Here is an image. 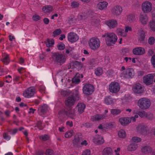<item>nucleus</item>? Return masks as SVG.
Listing matches in <instances>:
<instances>
[{
    "instance_id": "f257e3e1",
    "label": "nucleus",
    "mask_w": 155,
    "mask_h": 155,
    "mask_svg": "<svg viewBox=\"0 0 155 155\" xmlns=\"http://www.w3.org/2000/svg\"><path fill=\"white\" fill-rule=\"evenodd\" d=\"M51 57L53 61L60 65L65 62L66 60L64 55L58 52L51 53Z\"/></svg>"
},
{
    "instance_id": "f03ea898",
    "label": "nucleus",
    "mask_w": 155,
    "mask_h": 155,
    "mask_svg": "<svg viewBox=\"0 0 155 155\" xmlns=\"http://www.w3.org/2000/svg\"><path fill=\"white\" fill-rule=\"evenodd\" d=\"M102 37L105 38L106 44L108 46L114 44L117 40V37L114 33H105Z\"/></svg>"
},
{
    "instance_id": "7ed1b4c3",
    "label": "nucleus",
    "mask_w": 155,
    "mask_h": 155,
    "mask_svg": "<svg viewBox=\"0 0 155 155\" xmlns=\"http://www.w3.org/2000/svg\"><path fill=\"white\" fill-rule=\"evenodd\" d=\"M100 41L98 38L93 37L89 40L88 45L91 49L96 50L100 47Z\"/></svg>"
},
{
    "instance_id": "20e7f679",
    "label": "nucleus",
    "mask_w": 155,
    "mask_h": 155,
    "mask_svg": "<svg viewBox=\"0 0 155 155\" xmlns=\"http://www.w3.org/2000/svg\"><path fill=\"white\" fill-rule=\"evenodd\" d=\"M151 105V102L149 99L143 97L140 99L138 101L139 107L141 109L148 108Z\"/></svg>"
},
{
    "instance_id": "39448f33",
    "label": "nucleus",
    "mask_w": 155,
    "mask_h": 155,
    "mask_svg": "<svg viewBox=\"0 0 155 155\" xmlns=\"http://www.w3.org/2000/svg\"><path fill=\"white\" fill-rule=\"evenodd\" d=\"M94 87L93 86L89 84H84L83 88V93L87 95H90L94 91Z\"/></svg>"
},
{
    "instance_id": "423d86ee",
    "label": "nucleus",
    "mask_w": 155,
    "mask_h": 155,
    "mask_svg": "<svg viewBox=\"0 0 155 155\" xmlns=\"http://www.w3.org/2000/svg\"><path fill=\"white\" fill-rule=\"evenodd\" d=\"M120 89L119 83L116 82H111L109 85V90L112 93H116L118 92Z\"/></svg>"
},
{
    "instance_id": "0eeeda50",
    "label": "nucleus",
    "mask_w": 155,
    "mask_h": 155,
    "mask_svg": "<svg viewBox=\"0 0 155 155\" xmlns=\"http://www.w3.org/2000/svg\"><path fill=\"white\" fill-rule=\"evenodd\" d=\"M35 90V89L34 87H28L24 91L23 95L26 98L31 97L34 95Z\"/></svg>"
},
{
    "instance_id": "6e6552de",
    "label": "nucleus",
    "mask_w": 155,
    "mask_h": 155,
    "mask_svg": "<svg viewBox=\"0 0 155 155\" xmlns=\"http://www.w3.org/2000/svg\"><path fill=\"white\" fill-rule=\"evenodd\" d=\"M122 76L124 78L129 79L132 78L134 75V72L132 68H128L121 73Z\"/></svg>"
},
{
    "instance_id": "1a4fd4ad",
    "label": "nucleus",
    "mask_w": 155,
    "mask_h": 155,
    "mask_svg": "<svg viewBox=\"0 0 155 155\" xmlns=\"http://www.w3.org/2000/svg\"><path fill=\"white\" fill-rule=\"evenodd\" d=\"M152 8L151 3L148 1L143 2L142 4V9L144 13H148L150 12Z\"/></svg>"
},
{
    "instance_id": "9d476101",
    "label": "nucleus",
    "mask_w": 155,
    "mask_h": 155,
    "mask_svg": "<svg viewBox=\"0 0 155 155\" xmlns=\"http://www.w3.org/2000/svg\"><path fill=\"white\" fill-rule=\"evenodd\" d=\"M133 90L134 92L138 94L142 93L144 91L142 85L139 83H136L133 85Z\"/></svg>"
},
{
    "instance_id": "9b49d317",
    "label": "nucleus",
    "mask_w": 155,
    "mask_h": 155,
    "mask_svg": "<svg viewBox=\"0 0 155 155\" xmlns=\"http://www.w3.org/2000/svg\"><path fill=\"white\" fill-rule=\"evenodd\" d=\"M68 38L69 41L71 43L75 42L78 39V36L75 33L72 32L68 34Z\"/></svg>"
},
{
    "instance_id": "f8f14e48",
    "label": "nucleus",
    "mask_w": 155,
    "mask_h": 155,
    "mask_svg": "<svg viewBox=\"0 0 155 155\" xmlns=\"http://www.w3.org/2000/svg\"><path fill=\"white\" fill-rule=\"evenodd\" d=\"M153 76L152 74H149L143 78V82L147 85L152 84L153 83Z\"/></svg>"
},
{
    "instance_id": "ddd939ff",
    "label": "nucleus",
    "mask_w": 155,
    "mask_h": 155,
    "mask_svg": "<svg viewBox=\"0 0 155 155\" xmlns=\"http://www.w3.org/2000/svg\"><path fill=\"white\" fill-rule=\"evenodd\" d=\"M75 101V98L72 95L68 97L65 101V105L70 107L74 105Z\"/></svg>"
},
{
    "instance_id": "4468645a",
    "label": "nucleus",
    "mask_w": 155,
    "mask_h": 155,
    "mask_svg": "<svg viewBox=\"0 0 155 155\" xmlns=\"http://www.w3.org/2000/svg\"><path fill=\"white\" fill-rule=\"evenodd\" d=\"M106 24L110 28H114L117 25V21L114 19H110L105 21Z\"/></svg>"
},
{
    "instance_id": "2eb2a0df",
    "label": "nucleus",
    "mask_w": 155,
    "mask_h": 155,
    "mask_svg": "<svg viewBox=\"0 0 155 155\" xmlns=\"http://www.w3.org/2000/svg\"><path fill=\"white\" fill-rule=\"evenodd\" d=\"M152 20L150 21L149 25L151 30L155 31V9L152 12Z\"/></svg>"
},
{
    "instance_id": "dca6fc26",
    "label": "nucleus",
    "mask_w": 155,
    "mask_h": 155,
    "mask_svg": "<svg viewBox=\"0 0 155 155\" xmlns=\"http://www.w3.org/2000/svg\"><path fill=\"white\" fill-rule=\"evenodd\" d=\"M133 52L135 55H142L145 53V50L141 47H137L133 49Z\"/></svg>"
},
{
    "instance_id": "f3484780",
    "label": "nucleus",
    "mask_w": 155,
    "mask_h": 155,
    "mask_svg": "<svg viewBox=\"0 0 155 155\" xmlns=\"http://www.w3.org/2000/svg\"><path fill=\"white\" fill-rule=\"evenodd\" d=\"M120 124L123 126H125L129 124L131 122V119L130 117H122L119 119Z\"/></svg>"
},
{
    "instance_id": "a211bd4d",
    "label": "nucleus",
    "mask_w": 155,
    "mask_h": 155,
    "mask_svg": "<svg viewBox=\"0 0 155 155\" xmlns=\"http://www.w3.org/2000/svg\"><path fill=\"white\" fill-rule=\"evenodd\" d=\"M122 9L120 6L117 5L112 9V12L113 14L116 15H119L122 12Z\"/></svg>"
},
{
    "instance_id": "6ab92c4d",
    "label": "nucleus",
    "mask_w": 155,
    "mask_h": 155,
    "mask_svg": "<svg viewBox=\"0 0 155 155\" xmlns=\"http://www.w3.org/2000/svg\"><path fill=\"white\" fill-rule=\"evenodd\" d=\"M148 18L146 14H140V21L143 25L146 24L148 21Z\"/></svg>"
},
{
    "instance_id": "aec40b11",
    "label": "nucleus",
    "mask_w": 155,
    "mask_h": 155,
    "mask_svg": "<svg viewBox=\"0 0 155 155\" xmlns=\"http://www.w3.org/2000/svg\"><path fill=\"white\" fill-rule=\"evenodd\" d=\"M82 140V138L78 136H75L74 138L72 141V143L74 146H76Z\"/></svg>"
},
{
    "instance_id": "412c9836",
    "label": "nucleus",
    "mask_w": 155,
    "mask_h": 155,
    "mask_svg": "<svg viewBox=\"0 0 155 155\" xmlns=\"http://www.w3.org/2000/svg\"><path fill=\"white\" fill-rule=\"evenodd\" d=\"M93 142L97 144H101L104 142L103 138L100 136H95L93 139Z\"/></svg>"
},
{
    "instance_id": "4be33fe9",
    "label": "nucleus",
    "mask_w": 155,
    "mask_h": 155,
    "mask_svg": "<svg viewBox=\"0 0 155 155\" xmlns=\"http://www.w3.org/2000/svg\"><path fill=\"white\" fill-rule=\"evenodd\" d=\"M113 151L112 149L109 147L104 148L102 151L103 155H113Z\"/></svg>"
},
{
    "instance_id": "5701e85b",
    "label": "nucleus",
    "mask_w": 155,
    "mask_h": 155,
    "mask_svg": "<svg viewBox=\"0 0 155 155\" xmlns=\"http://www.w3.org/2000/svg\"><path fill=\"white\" fill-rule=\"evenodd\" d=\"M105 117V115L101 114H97L94 115L91 118L93 121H98L104 119Z\"/></svg>"
},
{
    "instance_id": "b1692460",
    "label": "nucleus",
    "mask_w": 155,
    "mask_h": 155,
    "mask_svg": "<svg viewBox=\"0 0 155 155\" xmlns=\"http://www.w3.org/2000/svg\"><path fill=\"white\" fill-rule=\"evenodd\" d=\"M138 38L139 41H144V39L146 36L145 32L143 31H139L138 34Z\"/></svg>"
},
{
    "instance_id": "393cba45",
    "label": "nucleus",
    "mask_w": 155,
    "mask_h": 155,
    "mask_svg": "<svg viewBox=\"0 0 155 155\" xmlns=\"http://www.w3.org/2000/svg\"><path fill=\"white\" fill-rule=\"evenodd\" d=\"M137 132L140 134H143L146 131V127L144 125L140 124L137 127Z\"/></svg>"
},
{
    "instance_id": "a878e982",
    "label": "nucleus",
    "mask_w": 155,
    "mask_h": 155,
    "mask_svg": "<svg viewBox=\"0 0 155 155\" xmlns=\"http://www.w3.org/2000/svg\"><path fill=\"white\" fill-rule=\"evenodd\" d=\"M66 115L72 119L74 118L75 114L74 110L72 109H70L68 111L66 110Z\"/></svg>"
},
{
    "instance_id": "bb28decb",
    "label": "nucleus",
    "mask_w": 155,
    "mask_h": 155,
    "mask_svg": "<svg viewBox=\"0 0 155 155\" xmlns=\"http://www.w3.org/2000/svg\"><path fill=\"white\" fill-rule=\"evenodd\" d=\"M77 106L78 107L79 113L81 114L83 113L85 107V105L83 103H78Z\"/></svg>"
},
{
    "instance_id": "cd10ccee",
    "label": "nucleus",
    "mask_w": 155,
    "mask_h": 155,
    "mask_svg": "<svg viewBox=\"0 0 155 155\" xmlns=\"http://www.w3.org/2000/svg\"><path fill=\"white\" fill-rule=\"evenodd\" d=\"M108 5V3L105 1L99 2L97 5V7L99 9L102 10L106 8Z\"/></svg>"
},
{
    "instance_id": "c85d7f7f",
    "label": "nucleus",
    "mask_w": 155,
    "mask_h": 155,
    "mask_svg": "<svg viewBox=\"0 0 155 155\" xmlns=\"http://www.w3.org/2000/svg\"><path fill=\"white\" fill-rule=\"evenodd\" d=\"M137 148V144L136 143H134L129 145L128 146L127 149L129 151H132L135 150Z\"/></svg>"
},
{
    "instance_id": "c756f323",
    "label": "nucleus",
    "mask_w": 155,
    "mask_h": 155,
    "mask_svg": "<svg viewBox=\"0 0 155 155\" xmlns=\"http://www.w3.org/2000/svg\"><path fill=\"white\" fill-rule=\"evenodd\" d=\"M53 10V8L51 5H45L42 8V10L45 13H49L51 12Z\"/></svg>"
},
{
    "instance_id": "7c9ffc66",
    "label": "nucleus",
    "mask_w": 155,
    "mask_h": 155,
    "mask_svg": "<svg viewBox=\"0 0 155 155\" xmlns=\"http://www.w3.org/2000/svg\"><path fill=\"white\" fill-rule=\"evenodd\" d=\"M142 152L144 154L151 153L152 151L151 148L149 146H145L141 149Z\"/></svg>"
},
{
    "instance_id": "2f4dec72",
    "label": "nucleus",
    "mask_w": 155,
    "mask_h": 155,
    "mask_svg": "<svg viewBox=\"0 0 155 155\" xmlns=\"http://www.w3.org/2000/svg\"><path fill=\"white\" fill-rule=\"evenodd\" d=\"M104 101L108 105H110L113 103V100L110 96H106L105 98Z\"/></svg>"
},
{
    "instance_id": "473e14b6",
    "label": "nucleus",
    "mask_w": 155,
    "mask_h": 155,
    "mask_svg": "<svg viewBox=\"0 0 155 155\" xmlns=\"http://www.w3.org/2000/svg\"><path fill=\"white\" fill-rule=\"evenodd\" d=\"M47 42L45 43L47 47H52V45L54 44V42L53 39H50L49 38H48L47 39Z\"/></svg>"
},
{
    "instance_id": "72a5a7b5",
    "label": "nucleus",
    "mask_w": 155,
    "mask_h": 155,
    "mask_svg": "<svg viewBox=\"0 0 155 155\" xmlns=\"http://www.w3.org/2000/svg\"><path fill=\"white\" fill-rule=\"evenodd\" d=\"M103 71L102 68H97L95 70V73L97 76H100L103 73Z\"/></svg>"
},
{
    "instance_id": "f704fd0d",
    "label": "nucleus",
    "mask_w": 155,
    "mask_h": 155,
    "mask_svg": "<svg viewBox=\"0 0 155 155\" xmlns=\"http://www.w3.org/2000/svg\"><path fill=\"white\" fill-rule=\"evenodd\" d=\"M48 106L46 104L43 105L40 108L39 110H40V112L42 113H45L47 110Z\"/></svg>"
},
{
    "instance_id": "c9c22d12",
    "label": "nucleus",
    "mask_w": 155,
    "mask_h": 155,
    "mask_svg": "<svg viewBox=\"0 0 155 155\" xmlns=\"http://www.w3.org/2000/svg\"><path fill=\"white\" fill-rule=\"evenodd\" d=\"M118 135L120 137L124 138L126 136V132L124 130H121L118 133Z\"/></svg>"
},
{
    "instance_id": "e433bc0d",
    "label": "nucleus",
    "mask_w": 155,
    "mask_h": 155,
    "mask_svg": "<svg viewBox=\"0 0 155 155\" xmlns=\"http://www.w3.org/2000/svg\"><path fill=\"white\" fill-rule=\"evenodd\" d=\"M70 64L71 65V67L72 66V68L74 67V65H78V66H79L80 67H81V68H82L83 65L82 63L79 62L77 61H74L73 62Z\"/></svg>"
},
{
    "instance_id": "4c0bfd02",
    "label": "nucleus",
    "mask_w": 155,
    "mask_h": 155,
    "mask_svg": "<svg viewBox=\"0 0 155 155\" xmlns=\"http://www.w3.org/2000/svg\"><path fill=\"white\" fill-rule=\"evenodd\" d=\"M121 111L119 109H112L111 110V113L114 115H116L121 113Z\"/></svg>"
},
{
    "instance_id": "58836bf2",
    "label": "nucleus",
    "mask_w": 155,
    "mask_h": 155,
    "mask_svg": "<svg viewBox=\"0 0 155 155\" xmlns=\"http://www.w3.org/2000/svg\"><path fill=\"white\" fill-rule=\"evenodd\" d=\"M75 21V19L74 18V16H70L68 18L67 21L68 23L71 24L74 22Z\"/></svg>"
},
{
    "instance_id": "ea45409f",
    "label": "nucleus",
    "mask_w": 155,
    "mask_h": 155,
    "mask_svg": "<svg viewBox=\"0 0 155 155\" xmlns=\"http://www.w3.org/2000/svg\"><path fill=\"white\" fill-rule=\"evenodd\" d=\"M116 32L119 35L123 37L126 36L124 33V31L123 29H122L121 28L118 29H117Z\"/></svg>"
},
{
    "instance_id": "a19ab883",
    "label": "nucleus",
    "mask_w": 155,
    "mask_h": 155,
    "mask_svg": "<svg viewBox=\"0 0 155 155\" xmlns=\"http://www.w3.org/2000/svg\"><path fill=\"white\" fill-rule=\"evenodd\" d=\"M61 33V31L60 29H56L53 32V36L54 37L60 35Z\"/></svg>"
},
{
    "instance_id": "79ce46f5",
    "label": "nucleus",
    "mask_w": 155,
    "mask_h": 155,
    "mask_svg": "<svg viewBox=\"0 0 155 155\" xmlns=\"http://www.w3.org/2000/svg\"><path fill=\"white\" fill-rule=\"evenodd\" d=\"M57 48L59 50H62L65 48V45L63 43H60L58 44Z\"/></svg>"
},
{
    "instance_id": "37998d69",
    "label": "nucleus",
    "mask_w": 155,
    "mask_h": 155,
    "mask_svg": "<svg viewBox=\"0 0 155 155\" xmlns=\"http://www.w3.org/2000/svg\"><path fill=\"white\" fill-rule=\"evenodd\" d=\"M127 20L130 22L133 21L135 20L134 16L132 14H130L127 17Z\"/></svg>"
},
{
    "instance_id": "c03bdc74",
    "label": "nucleus",
    "mask_w": 155,
    "mask_h": 155,
    "mask_svg": "<svg viewBox=\"0 0 155 155\" xmlns=\"http://www.w3.org/2000/svg\"><path fill=\"white\" fill-rule=\"evenodd\" d=\"M66 110H61L58 112V117L61 118L65 114H66Z\"/></svg>"
},
{
    "instance_id": "a18cd8bd",
    "label": "nucleus",
    "mask_w": 155,
    "mask_h": 155,
    "mask_svg": "<svg viewBox=\"0 0 155 155\" xmlns=\"http://www.w3.org/2000/svg\"><path fill=\"white\" fill-rule=\"evenodd\" d=\"M2 61L5 64H7L9 62V58L8 55L6 56L2 59Z\"/></svg>"
},
{
    "instance_id": "49530a36",
    "label": "nucleus",
    "mask_w": 155,
    "mask_h": 155,
    "mask_svg": "<svg viewBox=\"0 0 155 155\" xmlns=\"http://www.w3.org/2000/svg\"><path fill=\"white\" fill-rule=\"evenodd\" d=\"M147 113L144 111H138L137 114L141 117H146Z\"/></svg>"
},
{
    "instance_id": "de8ad7c7",
    "label": "nucleus",
    "mask_w": 155,
    "mask_h": 155,
    "mask_svg": "<svg viewBox=\"0 0 155 155\" xmlns=\"http://www.w3.org/2000/svg\"><path fill=\"white\" fill-rule=\"evenodd\" d=\"M46 155H54L53 151L51 149H48L46 150L45 152Z\"/></svg>"
},
{
    "instance_id": "09e8293b",
    "label": "nucleus",
    "mask_w": 155,
    "mask_h": 155,
    "mask_svg": "<svg viewBox=\"0 0 155 155\" xmlns=\"http://www.w3.org/2000/svg\"><path fill=\"white\" fill-rule=\"evenodd\" d=\"M3 137L4 139L6 140H9L11 138V137L8 135V132H5L3 134Z\"/></svg>"
},
{
    "instance_id": "8fccbe9b",
    "label": "nucleus",
    "mask_w": 155,
    "mask_h": 155,
    "mask_svg": "<svg viewBox=\"0 0 155 155\" xmlns=\"http://www.w3.org/2000/svg\"><path fill=\"white\" fill-rule=\"evenodd\" d=\"M73 131L71 130L70 132L66 133L65 134V137L66 138H68L71 137L73 135Z\"/></svg>"
},
{
    "instance_id": "3c124183",
    "label": "nucleus",
    "mask_w": 155,
    "mask_h": 155,
    "mask_svg": "<svg viewBox=\"0 0 155 155\" xmlns=\"http://www.w3.org/2000/svg\"><path fill=\"white\" fill-rule=\"evenodd\" d=\"M150 61L153 67L155 68V54L153 55Z\"/></svg>"
},
{
    "instance_id": "603ef678",
    "label": "nucleus",
    "mask_w": 155,
    "mask_h": 155,
    "mask_svg": "<svg viewBox=\"0 0 155 155\" xmlns=\"http://www.w3.org/2000/svg\"><path fill=\"white\" fill-rule=\"evenodd\" d=\"M155 41V39L153 37H150L148 39V43L150 45L154 44Z\"/></svg>"
},
{
    "instance_id": "864d4df0",
    "label": "nucleus",
    "mask_w": 155,
    "mask_h": 155,
    "mask_svg": "<svg viewBox=\"0 0 155 155\" xmlns=\"http://www.w3.org/2000/svg\"><path fill=\"white\" fill-rule=\"evenodd\" d=\"M45 87L44 86L42 85H41L38 87V90L40 91L41 92L45 93Z\"/></svg>"
},
{
    "instance_id": "5fc2aeb1",
    "label": "nucleus",
    "mask_w": 155,
    "mask_h": 155,
    "mask_svg": "<svg viewBox=\"0 0 155 155\" xmlns=\"http://www.w3.org/2000/svg\"><path fill=\"white\" fill-rule=\"evenodd\" d=\"M71 81L72 83H78L80 82V79L75 77H74Z\"/></svg>"
},
{
    "instance_id": "6e6d98bb",
    "label": "nucleus",
    "mask_w": 155,
    "mask_h": 155,
    "mask_svg": "<svg viewBox=\"0 0 155 155\" xmlns=\"http://www.w3.org/2000/svg\"><path fill=\"white\" fill-rule=\"evenodd\" d=\"M132 140L135 143L140 142L141 140V139L140 138L137 137H133Z\"/></svg>"
},
{
    "instance_id": "4d7b16f0",
    "label": "nucleus",
    "mask_w": 155,
    "mask_h": 155,
    "mask_svg": "<svg viewBox=\"0 0 155 155\" xmlns=\"http://www.w3.org/2000/svg\"><path fill=\"white\" fill-rule=\"evenodd\" d=\"M42 122L41 120L38 121L37 124V127L40 130H42L43 129L42 126Z\"/></svg>"
},
{
    "instance_id": "13d9d810",
    "label": "nucleus",
    "mask_w": 155,
    "mask_h": 155,
    "mask_svg": "<svg viewBox=\"0 0 155 155\" xmlns=\"http://www.w3.org/2000/svg\"><path fill=\"white\" fill-rule=\"evenodd\" d=\"M88 62L89 67H90L94 66L95 64L94 61V59L89 61Z\"/></svg>"
},
{
    "instance_id": "bf43d9fd",
    "label": "nucleus",
    "mask_w": 155,
    "mask_h": 155,
    "mask_svg": "<svg viewBox=\"0 0 155 155\" xmlns=\"http://www.w3.org/2000/svg\"><path fill=\"white\" fill-rule=\"evenodd\" d=\"M40 18V17L36 14L35 15L32 17V18L35 21H37L39 20Z\"/></svg>"
},
{
    "instance_id": "052dcab7",
    "label": "nucleus",
    "mask_w": 155,
    "mask_h": 155,
    "mask_svg": "<svg viewBox=\"0 0 155 155\" xmlns=\"http://www.w3.org/2000/svg\"><path fill=\"white\" fill-rule=\"evenodd\" d=\"M75 91V94H74V93H73V95H72V96H74V95H75L76 98H75V101L76 100H78L79 99V96L78 95V91H77V90H75L74 91Z\"/></svg>"
},
{
    "instance_id": "680f3d73",
    "label": "nucleus",
    "mask_w": 155,
    "mask_h": 155,
    "mask_svg": "<svg viewBox=\"0 0 155 155\" xmlns=\"http://www.w3.org/2000/svg\"><path fill=\"white\" fill-rule=\"evenodd\" d=\"M79 3L76 2H73L72 3L71 6L73 8H75L78 7L79 6Z\"/></svg>"
},
{
    "instance_id": "e2e57ef3",
    "label": "nucleus",
    "mask_w": 155,
    "mask_h": 155,
    "mask_svg": "<svg viewBox=\"0 0 155 155\" xmlns=\"http://www.w3.org/2000/svg\"><path fill=\"white\" fill-rule=\"evenodd\" d=\"M40 138L43 141H45L48 139V137L47 135H45L40 137Z\"/></svg>"
},
{
    "instance_id": "0e129e2a",
    "label": "nucleus",
    "mask_w": 155,
    "mask_h": 155,
    "mask_svg": "<svg viewBox=\"0 0 155 155\" xmlns=\"http://www.w3.org/2000/svg\"><path fill=\"white\" fill-rule=\"evenodd\" d=\"M145 117L147 119L151 120L153 118V116L152 114H147Z\"/></svg>"
},
{
    "instance_id": "69168bd1",
    "label": "nucleus",
    "mask_w": 155,
    "mask_h": 155,
    "mask_svg": "<svg viewBox=\"0 0 155 155\" xmlns=\"http://www.w3.org/2000/svg\"><path fill=\"white\" fill-rule=\"evenodd\" d=\"M90 150H87L83 152L82 155H90Z\"/></svg>"
},
{
    "instance_id": "338daca9",
    "label": "nucleus",
    "mask_w": 155,
    "mask_h": 155,
    "mask_svg": "<svg viewBox=\"0 0 155 155\" xmlns=\"http://www.w3.org/2000/svg\"><path fill=\"white\" fill-rule=\"evenodd\" d=\"M105 126L109 128H111L113 127V124L111 123L106 124Z\"/></svg>"
},
{
    "instance_id": "774afa93",
    "label": "nucleus",
    "mask_w": 155,
    "mask_h": 155,
    "mask_svg": "<svg viewBox=\"0 0 155 155\" xmlns=\"http://www.w3.org/2000/svg\"><path fill=\"white\" fill-rule=\"evenodd\" d=\"M43 153V152L42 151L40 150L36 152L35 155H42Z\"/></svg>"
}]
</instances>
